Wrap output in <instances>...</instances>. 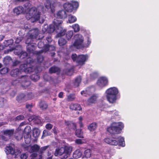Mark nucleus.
<instances>
[{
    "instance_id": "nucleus-1",
    "label": "nucleus",
    "mask_w": 159,
    "mask_h": 159,
    "mask_svg": "<svg viewBox=\"0 0 159 159\" xmlns=\"http://www.w3.org/2000/svg\"><path fill=\"white\" fill-rule=\"evenodd\" d=\"M55 16L57 17V18L54 20L53 24L48 26L47 24L44 25L43 27L42 31L43 33L47 32L48 33L55 32L58 33L56 36L58 37L64 35L66 31L65 29H63L61 26L62 21L59 19L66 18L67 17V14L66 11L62 10L59 11L56 15H55Z\"/></svg>"
},
{
    "instance_id": "nucleus-2",
    "label": "nucleus",
    "mask_w": 159,
    "mask_h": 159,
    "mask_svg": "<svg viewBox=\"0 0 159 159\" xmlns=\"http://www.w3.org/2000/svg\"><path fill=\"white\" fill-rule=\"evenodd\" d=\"M30 3H26L24 5V10L26 12V17L27 19H30L32 22H34L39 20V23H43L44 20L40 18V11H44L43 7L41 5L37 8L34 7L30 8Z\"/></svg>"
},
{
    "instance_id": "nucleus-3",
    "label": "nucleus",
    "mask_w": 159,
    "mask_h": 159,
    "mask_svg": "<svg viewBox=\"0 0 159 159\" xmlns=\"http://www.w3.org/2000/svg\"><path fill=\"white\" fill-rule=\"evenodd\" d=\"M32 60V58L29 57L26 60V63L21 65L20 67V71L18 69H16L11 71L10 72L11 75L13 77H17V79L14 81L12 82L13 85H16L18 80L21 79V76L24 75H20L21 72L29 73L32 71V68L30 66V62Z\"/></svg>"
},
{
    "instance_id": "nucleus-4",
    "label": "nucleus",
    "mask_w": 159,
    "mask_h": 159,
    "mask_svg": "<svg viewBox=\"0 0 159 159\" xmlns=\"http://www.w3.org/2000/svg\"><path fill=\"white\" fill-rule=\"evenodd\" d=\"M40 34H39V31L37 29L31 30V32L29 33V35L25 42L26 43L28 44L27 49L28 52L33 53L34 50L37 47L36 43L33 42H35L36 40L40 39L43 37L42 36L41 38L40 37L39 35Z\"/></svg>"
},
{
    "instance_id": "nucleus-5",
    "label": "nucleus",
    "mask_w": 159,
    "mask_h": 159,
    "mask_svg": "<svg viewBox=\"0 0 159 159\" xmlns=\"http://www.w3.org/2000/svg\"><path fill=\"white\" fill-rule=\"evenodd\" d=\"M105 93L107 100L111 103L115 102L119 98L118 95L119 90L116 87H111L107 89L105 91Z\"/></svg>"
},
{
    "instance_id": "nucleus-6",
    "label": "nucleus",
    "mask_w": 159,
    "mask_h": 159,
    "mask_svg": "<svg viewBox=\"0 0 159 159\" xmlns=\"http://www.w3.org/2000/svg\"><path fill=\"white\" fill-rule=\"evenodd\" d=\"M104 142L111 145L116 146L118 145L122 147L125 146L124 138L119 136L116 137L107 138L104 139Z\"/></svg>"
},
{
    "instance_id": "nucleus-7",
    "label": "nucleus",
    "mask_w": 159,
    "mask_h": 159,
    "mask_svg": "<svg viewBox=\"0 0 159 159\" xmlns=\"http://www.w3.org/2000/svg\"><path fill=\"white\" fill-rule=\"evenodd\" d=\"M75 41L74 43L70 47V50L73 51L75 49H80L83 48L84 41V37L81 34H77L74 36Z\"/></svg>"
},
{
    "instance_id": "nucleus-8",
    "label": "nucleus",
    "mask_w": 159,
    "mask_h": 159,
    "mask_svg": "<svg viewBox=\"0 0 159 159\" xmlns=\"http://www.w3.org/2000/svg\"><path fill=\"white\" fill-rule=\"evenodd\" d=\"M124 127V124L122 122H114L107 128V131L111 134H118L120 133Z\"/></svg>"
},
{
    "instance_id": "nucleus-9",
    "label": "nucleus",
    "mask_w": 159,
    "mask_h": 159,
    "mask_svg": "<svg viewBox=\"0 0 159 159\" xmlns=\"http://www.w3.org/2000/svg\"><path fill=\"white\" fill-rule=\"evenodd\" d=\"M88 56L87 55H80L77 56L76 54H73L71 56V58L73 61H75L79 65L83 66L88 59Z\"/></svg>"
},
{
    "instance_id": "nucleus-10",
    "label": "nucleus",
    "mask_w": 159,
    "mask_h": 159,
    "mask_svg": "<svg viewBox=\"0 0 159 159\" xmlns=\"http://www.w3.org/2000/svg\"><path fill=\"white\" fill-rule=\"evenodd\" d=\"M30 64L31 65L30 66L32 68V71L30 72H33L34 71L36 73L35 74H33L30 76L31 79L34 81H36L38 80L40 78V76L37 73L39 71L41 70V69L39 67H35L34 65L35 64L34 61L32 59V60L30 62Z\"/></svg>"
},
{
    "instance_id": "nucleus-11",
    "label": "nucleus",
    "mask_w": 159,
    "mask_h": 159,
    "mask_svg": "<svg viewBox=\"0 0 159 159\" xmlns=\"http://www.w3.org/2000/svg\"><path fill=\"white\" fill-rule=\"evenodd\" d=\"M40 149V147L37 144L34 145L33 146L28 148L29 151L30 153L36 152H37ZM37 154L34 153L31 154L32 157L31 159H37Z\"/></svg>"
},
{
    "instance_id": "nucleus-12",
    "label": "nucleus",
    "mask_w": 159,
    "mask_h": 159,
    "mask_svg": "<svg viewBox=\"0 0 159 159\" xmlns=\"http://www.w3.org/2000/svg\"><path fill=\"white\" fill-rule=\"evenodd\" d=\"M97 84L99 87L102 88L108 85V78L105 76L101 77L98 80Z\"/></svg>"
},
{
    "instance_id": "nucleus-13",
    "label": "nucleus",
    "mask_w": 159,
    "mask_h": 159,
    "mask_svg": "<svg viewBox=\"0 0 159 159\" xmlns=\"http://www.w3.org/2000/svg\"><path fill=\"white\" fill-rule=\"evenodd\" d=\"M31 131L30 127L29 126H27L24 129L23 133L25 141L26 144H29L30 142V138L29 134Z\"/></svg>"
},
{
    "instance_id": "nucleus-14",
    "label": "nucleus",
    "mask_w": 159,
    "mask_h": 159,
    "mask_svg": "<svg viewBox=\"0 0 159 159\" xmlns=\"http://www.w3.org/2000/svg\"><path fill=\"white\" fill-rule=\"evenodd\" d=\"M14 130H6L4 131L3 135L2 136V139L5 141H7L12 136L14 133Z\"/></svg>"
},
{
    "instance_id": "nucleus-15",
    "label": "nucleus",
    "mask_w": 159,
    "mask_h": 159,
    "mask_svg": "<svg viewBox=\"0 0 159 159\" xmlns=\"http://www.w3.org/2000/svg\"><path fill=\"white\" fill-rule=\"evenodd\" d=\"M9 47L10 48L9 49H8L7 51H5V53H7L9 52H11L13 50H14V52L15 54L18 56L20 54L21 51L22 50V48L21 46H18L16 47V48H11L10 46Z\"/></svg>"
},
{
    "instance_id": "nucleus-16",
    "label": "nucleus",
    "mask_w": 159,
    "mask_h": 159,
    "mask_svg": "<svg viewBox=\"0 0 159 159\" xmlns=\"http://www.w3.org/2000/svg\"><path fill=\"white\" fill-rule=\"evenodd\" d=\"M28 78L26 75L21 76V79L18 80L17 83L19 82L20 83L22 86L24 87L28 86L30 84V82L28 81Z\"/></svg>"
},
{
    "instance_id": "nucleus-17",
    "label": "nucleus",
    "mask_w": 159,
    "mask_h": 159,
    "mask_svg": "<svg viewBox=\"0 0 159 159\" xmlns=\"http://www.w3.org/2000/svg\"><path fill=\"white\" fill-rule=\"evenodd\" d=\"M5 152L7 154H11L12 155H16L20 152V151L18 150H15L13 148L10 146H7L5 148Z\"/></svg>"
},
{
    "instance_id": "nucleus-18",
    "label": "nucleus",
    "mask_w": 159,
    "mask_h": 159,
    "mask_svg": "<svg viewBox=\"0 0 159 159\" xmlns=\"http://www.w3.org/2000/svg\"><path fill=\"white\" fill-rule=\"evenodd\" d=\"M107 112V115L110 116L111 119H114L116 116L119 115V111L116 110H108Z\"/></svg>"
},
{
    "instance_id": "nucleus-19",
    "label": "nucleus",
    "mask_w": 159,
    "mask_h": 159,
    "mask_svg": "<svg viewBox=\"0 0 159 159\" xmlns=\"http://www.w3.org/2000/svg\"><path fill=\"white\" fill-rule=\"evenodd\" d=\"M64 153L66 154L63 156L64 158H67L71 154L72 151V147L70 146H66L64 148Z\"/></svg>"
},
{
    "instance_id": "nucleus-20",
    "label": "nucleus",
    "mask_w": 159,
    "mask_h": 159,
    "mask_svg": "<svg viewBox=\"0 0 159 159\" xmlns=\"http://www.w3.org/2000/svg\"><path fill=\"white\" fill-rule=\"evenodd\" d=\"M63 7L65 11L66 12H71L73 11V7L70 2H67L64 4Z\"/></svg>"
},
{
    "instance_id": "nucleus-21",
    "label": "nucleus",
    "mask_w": 159,
    "mask_h": 159,
    "mask_svg": "<svg viewBox=\"0 0 159 159\" xmlns=\"http://www.w3.org/2000/svg\"><path fill=\"white\" fill-rule=\"evenodd\" d=\"M98 97V94H93L88 100L87 102L88 104L89 105L91 103H95L97 100Z\"/></svg>"
},
{
    "instance_id": "nucleus-22",
    "label": "nucleus",
    "mask_w": 159,
    "mask_h": 159,
    "mask_svg": "<svg viewBox=\"0 0 159 159\" xmlns=\"http://www.w3.org/2000/svg\"><path fill=\"white\" fill-rule=\"evenodd\" d=\"M85 36L87 39V41L85 43H83V48L89 47L90 45L91 42V40L90 39V35L89 34L86 35Z\"/></svg>"
},
{
    "instance_id": "nucleus-23",
    "label": "nucleus",
    "mask_w": 159,
    "mask_h": 159,
    "mask_svg": "<svg viewBox=\"0 0 159 159\" xmlns=\"http://www.w3.org/2000/svg\"><path fill=\"white\" fill-rule=\"evenodd\" d=\"M55 49V47L53 45H50L48 44L45 45V46L44 49L41 50L42 52H46L48 51H53Z\"/></svg>"
},
{
    "instance_id": "nucleus-24",
    "label": "nucleus",
    "mask_w": 159,
    "mask_h": 159,
    "mask_svg": "<svg viewBox=\"0 0 159 159\" xmlns=\"http://www.w3.org/2000/svg\"><path fill=\"white\" fill-rule=\"evenodd\" d=\"M24 9L21 6H19L16 7L13 10L14 13L16 15H19L22 13L24 11Z\"/></svg>"
},
{
    "instance_id": "nucleus-25",
    "label": "nucleus",
    "mask_w": 159,
    "mask_h": 159,
    "mask_svg": "<svg viewBox=\"0 0 159 159\" xmlns=\"http://www.w3.org/2000/svg\"><path fill=\"white\" fill-rule=\"evenodd\" d=\"M64 153V148H58L56 149L54 155L56 156H61Z\"/></svg>"
},
{
    "instance_id": "nucleus-26",
    "label": "nucleus",
    "mask_w": 159,
    "mask_h": 159,
    "mask_svg": "<svg viewBox=\"0 0 159 159\" xmlns=\"http://www.w3.org/2000/svg\"><path fill=\"white\" fill-rule=\"evenodd\" d=\"M65 124L70 129L75 130L76 128L75 124L71 122L66 121Z\"/></svg>"
},
{
    "instance_id": "nucleus-27",
    "label": "nucleus",
    "mask_w": 159,
    "mask_h": 159,
    "mask_svg": "<svg viewBox=\"0 0 159 159\" xmlns=\"http://www.w3.org/2000/svg\"><path fill=\"white\" fill-rule=\"evenodd\" d=\"M82 153L80 149L76 150L73 153V157L75 158H78L81 156Z\"/></svg>"
},
{
    "instance_id": "nucleus-28",
    "label": "nucleus",
    "mask_w": 159,
    "mask_h": 159,
    "mask_svg": "<svg viewBox=\"0 0 159 159\" xmlns=\"http://www.w3.org/2000/svg\"><path fill=\"white\" fill-rule=\"evenodd\" d=\"M70 107L73 110H80L81 109L80 105L78 104H71L70 105Z\"/></svg>"
},
{
    "instance_id": "nucleus-29",
    "label": "nucleus",
    "mask_w": 159,
    "mask_h": 159,
    "mask_svg": "<svg viewBox=\"0 0 159 159\" xmlns=\"http://www.w3.org/2000/svg\"><path fill=\"white\" fill-rule=\"evenodd\" d=\"M68 22L72 23L75 22L77 20L76 17L71 14H69L68 16Z\"/></svg>"
},
{
    "instance_id": "nucleus-30",
    "label": "nucleus",
    "mask_w": 159,
    "mask_h": 159,
    "mask_svg": "<svg viewBox=\"0 0 159 159\" xmlns=\"http://www.w3.org/2000/svg\"><path fill=\"white\" fill-rule=\"evenodd\" d=\"M12 61L11 57L9 56H6L3 60V63L6 65L9 64Z\"/></svg>"
},
{
    "instance_id": "nucleus-31",
    "label": "nucleus",
    "mask_w": 159,
    "mask_h": 159,
    "mask_svg": "<svg viewBox=\"0 0 159 159\" xmlns=\"http://www.w3.org/2000/svg\"><path fill=\"white\" fill-rule=\"evenodd\" d=\"M33 135L34 137L36 138L38 137L40 134V131L38 128H34L33 129Z\"/></svg>"
},
{
    "instance_id": "nucleus-32",
    "label": "nucleus",
    "mask_w": 159,
    "mask_h": 159,
    "mask_svg": "<svg viewBox=\"0 0 159 159\" xmlns=\"http://www.w3.org/2000/svg\"><path fill=\"white\" fill-rule=\"evenodd\" d=\"M81 81V76H79L76 78L75 80L74 83V85L75 87L78 86Z\"/></svg>"
},
{
    "instance_id": "nucleus-33",
    "label": "nucleus",
    "mask_w": 159,
    "mask_h": 159,
    "mask_svg": "<svg viewBox=\"0 0 159 159\" xmlns=\"http://www.w3.org/2000/svg\"><path fill=\"white\" fill-rule=\"evenodd\" d=\"M96 124L95 123H93L88 126V128L90 131H93L96 129Z\"/></svg>"
},
{
    "instance_id": "nucleus-34",
    "label": "nucleus",
    "mask_w": 159,
    "mask_h": 159,
    "mask_svg": "<svg viewBox=\"0 0 159 159\" xmlns=\"http://www.w3.org/2000/svg\"><path fill=\"white\" fill-rule=\"evenodd\" d=\"M72 27L74 29V31L75 32H78L80 30V26L77 24L73 25L72 26Z\"/></svg>"
},
{
    "instance_id": "nucleus-35",
    "label": "nucleus",
    "mask_w": 159,
    "mask_h": 159,
    "mask_svg": "<svg viewBox=\"0 0 159 159\" xmlns=\"http://www.w3.org/2000/svg\"><path fill=\"white\" fill-rule=\"evenodd\" d=\"M39 106L42 109H46L48 107L47 104L44 101H41L39 103Z\"/></svg>"
},
{
    "instance_id": "nucleus-36",
    "label": "nucleus",
    "mask_w": 159,
    "mask_h": 159,
    "mask_svg": "<svg viewBox=\"0 0 159 159\" xmlns=\"http://www.w3.org/2000/svg\"><path fill=\"white\" fill-rule=\"evenodd\" d=\"M84 155L86 158H89L91 155V150L90 149L86 150L84 152Z\"/></svg>"
},
{
    "instance_id": "nucleus-37",
    "label": "nucleus",
    "mask_w": 159,
    "mask_h": 159,
    "mask_svg": "<svg viewBox=\"0 0 159 159\" xmlns=\"http://www.w3.org/2000/svg\"><path fill=\"white\" fill-rule=\"evenodd\" d=\"M75 134L78 137L83 138V133L81 129H77L75 131Z\"/></svg>"
},
{
    "instance_id": "nucleus-38",
    "label": "nucleus",
    "mask_w": 159,
    "mask_h": 159,
    "mask_svg": "<svg viewBox=\"0 0 159 159\" xmlns=\"http://www.w3.org/2000/svg\"><path fill=\"white\" fill-rule=\"evenodd\" d=\"M13 43V40L12 39H11L7 40H5L4 42V44L5 46L7 47L9 45H12Z\"/></svg>"
},
{
    "instance_id": "nucleus-39",
    "label": "nucleus",
    "mask_w": 159,
    "mask_h": 159,
    "mask_svg": "<svg viewBox=\"0 0 159 159\" xmlns=\"http://www.w3.org/2000/svg\"><path fill=\"white\" fill-rule=\"evenodd\" d=\"M59 70V69L58 67L56 66H53L50 69L49 71L50 73H52L58 71Z\"/></svg>"
},
{
    "instance_id": "nucleus-40",
    "label": "nucleus",
    "mask_w": 159,
    "mask_h": 159,
    "mask_svg": "<svg viewBox=\"0 0 159 159\" xmlns=\"http://www.w3.org/2000/svg\"><path fill=\"white\" fill-rule=\"evenodd\" d=\"M58 43L60 46H62L66 43V41L64 39L61 38L59 39Z\"/></svg>"
},
{
    "instance_id": "nucleus-41",
    "label": "nucleus",
    "mask_w": 159,
    "mask_h": 159,
    "mask_svg": "<svg viewBox=\"0 0 159 159\" xmlns=\"http://www.w3.org/2000/svg\"><path fill=\"white\" fill-rule=\"evenodd\" d=\"M73 34V31L72 30L69 31L67 32L66 37L68 39H69L71 38Z\"/></svg>"
},
{
    "instance_id": "nucleus-42",
    "label": "nucleus",
    "mask_w": 159,
    "mask_h": 159,
    "mask_svg": "<svg viewBox=\"0 0 159 159\" xmlns=\"http://www.w3.org/2000/svg\"><path fill=\"white\" fill-rule=\"evenodd\" d=\"M71 5L73 6V9L74 8H77L79 6V3L78 2L76 1H72L70 3Z\"/></svg>"
},
{
    "instance_id": "nucleus-43",
    "label": "nucleus",
    "mask_w": 159,
    "mask_h": 159,
    "mask_svg": "<svg viewBox=\"0 0 159 159\" xmlns=\"http://www.w3.org/2000/svg\"><path fill=\"white\" fill-rule=\"evenodd\" d=\"M20 56V57L21 59H24L27 56V53L25 52L21 51V53Z\"/></svg>"
},
{
    "instance_id": "nucleus-44",
    "label": "nucleus",
    "mask_w": 159,
    "mask_h": 159,
    "mask_svg": "<svg viewBox=\"0 0 159 159\" xmlns=\"http://www.w3.org/2000/svg\"><path fill=\"white\" fill-rule=\"evenodd\" d=\"M98 75V73L97 72L94 71L92 72L90 75V77L92 79H94L96 78Z\"/></svg>"
},
{
    "instance_id": "nucleus-45",
    "label": "nucleus",
    "mask_w": 159,
    "mask_h": 159,
    "mask_svg": "<svg viewBox=\"0 0 159 159\" xmlns=\"http://www.w3.org/2000/svg\"><path fill=\"white\" fill-rule=\"evenodd\" d=\"M74 72V68L73 67H71L70 69H68L66 71V74L68 75H71Z\"/></svg>"
},
{
    "instance_id": "nucleus-46",
    "label": "nucleus",
    "mask_w": 159,
    "mask_h": 159,
    "mask_svg": "<svg viewBox=\"0 0 159 159\" xmlns=\"http://www.w3.org/2000/svg\"><path fill=\"white\" fill-rule=\"evenodd\" d=\"M50 133L46 130H44L43 132V135L42 136V139L45 136H47L50 135Z\"/></svg>"
},
{
    "instance_id": "nucleus-47",
    "label": "nucleus",
    "mask_w": 159,
    "mask_h": 159,
    "mask_svg": "<svg viewBox=\"0 0 159 159\" xmlns=\"http://www.w3.org/2000/svg\"><path fill=\"white\" fill-rule=\"evenodd\" d=\"M25 97V96L24 94H21L17 97L16 100L18 102H20L23 100Z\"/></svg>"
},
{
    "instance_id": "nucleus-48",
    "label": "nucleus",
    "mask_w": 159,
    "mask_h": 159,
    "mask_svg": "<svg viewBox=\"0 0 159 159\" xmlns=\"http://www.w3.org/2000/svg\"><path fill=\"white\" fill-rule=\"evenodd\" d=\"M8 71V69L7 68H4L0 70V73L1 74H4L7 73Z\"/></svg>"
},
{
    "instance_id": "nucleus-49",
    "label": "nucleus",
    "mask_w": 159,
    "mask_h": 159,
    "mask_svg": "<svg viewBox=\"0 0 159 159\" xmlns=\"http://www.w3.org/2000/svg\"><path fill=\"white\" fill-rule=\"evenodd\" d=\"M38 47L39 48H43L44 49L45 46V45H44V43L42 41L39 42L38 44Z\"/></svg>"
},
{
    "instance_id": "nucleus-50",
    "label": "nucleus",
    "mask_w": 159,
    "mask_h": 159,
    "mask_svg": "<svg viewBox=\"0 0 159 159\" xmlns=\"http://www.w3.org/2000/svg\"><path fill=\"white\" fill-rule=\"evenodd\" d=\"M43 59V57L41 55H39L37 57V61L38 63H41Z\"/></svg>"
},
{
    "instance_id": "nucleus-51",
    "label": "nucleus",
    "mask_w": 159,
    "mask_h": 159,
    "mask_svg": "<svg viewBox=\"0 0 159 159\" xmlns=\"http://www.w3.org/2000/svg\"><path fill=\"white\" fill-rule=\"evenodd\" d=\"M37 117V116H35L34 115L31 116L29 118L28 120L29 121H33V122H34V120H35V119Z\"/></svg>"
},
{
    "instance_id": "nucleus-52",
    "label": "nucleus",
    "mask_w": 159,
    "mask_h": 159,
    "mask_svg": "<svg viewBox=\"0 0 159 159\" xmlns=\"http://www.w3.org/2000/svg\"><path fill=\"white\" fill-rule=\"evenodd\" d=\"M52 125L50 123L47 124L45 126L46 128L49 130H50L52 128Z\"/></svg>"
},
{
    "instance_id": "nucleus-53",
    "label": "nucleus",
    "mask_w": 159,
    "mask_h": 159,
    "mask_svg": "<svg viewBox=\"0 0 159 159\" xmlns=\"http://www.w3.org/2000/svg\"><path fill=\"white\" fill-rule=\"evenodd\" d=\"M24 118V116L19 115L17 116L16 118V120H22Z\"/></svg>"
},
{
    "instance_id": "nucleus-54",
    "label": "nucleus",
    "mask_w": 159,
    "mask_h": 159,
    "mask_svg": "<svg viewBox=\"0 0 159 159\" xmlns=\"http://www.w3.org/2000/svg\"><path fill=\"white\" fill-rule=\"evenodd\" d=\"M41 120L39 119V118L38 116L35 119V120H34V122L35 123L39 124L41 122Z\"/></svg>"
},
{
    "instance_id": "nucleus-55",
    "label": "nucleus",
    "mask_w": 159,
    "mask_h": 159,
    "mask_svg": "<svg viewBox=\"0 0 159 159\" xmlns=\"http://www.w3.org/2000/svg\"><path fill=\"white\" fill-rule=\"evenodd\" d=\"M81 94L82 95L84 96H86L87 94H88V93L87 90H83L81 92Z\"/></svg>"
},
{
    "instance_id": "nucleus-56",
    "label": "nucleus",
    "mask_w": 159,
    "mask_h": 159,
    "mask_svg": "<svg viewBox=\"0 0 159 159\" xmlns=\"http://www.w3.org/2000/svg\"><path fill=\"white\" fill-rule=\"evenodd\" d=\"M20 157L21 159H26L27 156L25 153H23L21 155Z\"/></svg>"
},
{
    "instance_id": "nucleus-57",
    "label": "nucleus",
    "mask_w": 159,
    "mask_h": 159,
    "mask_svg": "<svg viewBox=\"0 0 159 159\" xmlns=\"http://www.w3.org/2000/svg\"><path fill=\"white\" fill-rule=\"evenodd\" d=\"M68 98L69 101H72L74 99L75 97L73 95H70L68 96Z\"/></svg>"
},
{
    "instance_id": "nucleus-58",
    "label": "nucleus",
    "mask_w": 159,
    "mask_h": 159,
    "mask_svg": "<svg viewBox=\"0 0 159 159\" xmlns=\"http://www.w3.org/2000/svg\"><path fill=\"white\" fill-rule=\"evenodd\" d=\"M22 37H18L16 40V43H18L22 40Z\"/></svg>"
},
{
    "instance_id": "nucleus-59",
    "label": "nucleus",
    "mask_w": 159,
    "mask_h": 159,
    "mask_svg": "<svg viewBox=\"0 0 159 159\" xmlns=\"http://www.w3.org/2000/svg\"><path fill=\"white\" fill-rule=\"evenodd\" d=\"M82 117L81 116H80L79 117V123L80 125V127H82L83 126V124L82 123Z\"/></svg>"
},
{
    "instance_id": "nucleus-60",
    "label": "nucleus",
    "mask_w": 159,
    "mask_h": 159,
    "mask_svg": "<svg viewBox=\"0 0 159 159\" xmlns=\"http://www.w3.org/2000/svg\"><path fill=\"white\" fill-rule=\"evenodd\" d=\"M75 143L78 144H81L83 143L82 140L79 139H76L75 140Z\"/></svg>"
},
{
    "instance_id": "nucleus-61",
    "label": "nucleus",
    "mask_w": 159,
    "mask_h": 159,
    "mask_svg": "<svg viewBox=\"0 0 159 159\" xmlns=\"http://www.w3.org/2000/svg\"><path fill=\"white\" fill-rule=\"evenodd\" d=\"M46 40L48 43L51 42L52 41V39L50 36H48L46 38Z\"/></svg>"
},
{
    "instance_id": "nucleus-62",
    "label": "nucleus",
    "mask_w": 159,
    "mask_h": 159,
    "mask_svg": "<svg viewBox=\"0 0 159 159\" xmlns=\"http://www.w3.org/2000/svg\"><path fill=\"white\" fill-rule=\"evenodd\" d=\"M52 130L53 131L55 134H57V129L55 127H54V128L52 129Z\"/></svg>"
},
{
    "instance_id": "nucleus-63",
    "label": "nucleus",
    "mask_w": 159,
    "mask_h": 159,
    "mask_svg": "<svg viewBox=\"0 0 159 159\" xmlns=\"http://www.w3.org/2000/svg\"><path fill=\"white\" fill-rule=\"evenodd\" d=\"M63 93L62 92H60L58 95V96L60 98L63 97Z\"/></svg>"
},
{
    "instance_id": "nucleus-64",
    "label": "nucleus",
    "mask_w": 159,
    "mask_h": 159,
    "mask_svg": "<svg viewBox=\"0 0 159 159\" xmlns=\"http://www.w3.org/2000/svg\"><path fill=\"white\" fill-rule=\"evenodd\" d=\"M16 138L17 140H20L22 139V137L21 136H20V137H19L16 136Z\"/></svg>"
}]
</instances>
